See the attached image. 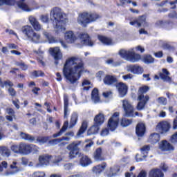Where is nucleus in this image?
Masks as SVG:
<instances>
[{"label":"nucleus","instance_id":"1","mask_svg":"<svg viewBox=\"0 0 177 177\" xmlns=\"http://www.w3.org/2000/svg\"><path fill=\"white\" fill-rule=\"evenodd\" d=\"M85 68V64L82 59L78 57H70L66 59L62 73L64 77L70 82L71 84H75L82 75Z\"/></svg>","mask_w":177,"mask_h":177},{"label":"nucleus","instance_id":"2","mask_svg":"<svg viewBox=\"0 0 177 177\" xmlns=\"http://www.w3.org/2000/svg\"><path fill=\"white\" fill-rule=\"evenodd\" d=\"M28 20L33 28L31 26L26 25L21 28V32L24 37H26L29 41H31L32 42H39L41 35L35 32V31H41L42 25L39 24L38 19L35 17L30 16Z\"/></svg>","mask_w":177,"mask_h":177},{"label":"nucleus","instance_id":"3","mask_svg":"<svg viewBox=\"0 0 177 177\" xmlns=\"http://www.w3.org/2000/svg\"><path fill=\"white\" fill-rule=\"evenodd\" d=\"M50 16L57 32H64L66 31V22H64V13L62 12V10L58 7L53 8Z\"/></svg>","mask_w":177,"mask_h":177},{"label":"nucleus","instance_id":"4","mask_svg":"<svg viewBox=\"0 0 177 177\" xmlns=\"http://www.w3.org/2000/svg\"><path fill=\"white\" fill-rule=\"evenodd\" d=\"M100 19H102V15L95 11H85L79 14L77 17V23L82 26V27L85 28L88 27V24L95 23V21H97V20H100Z\"/></svg>","mask_w":177,"mask_h":177},{"label":"nucleus","instance_id":"5","mask_svg":"<svg viewBox=\"0 0 177 177\" xmlns=\"http://www.w3.org/2000/svg\"><path fill=\"white\" fill-rule=\"evenodd\" d=\"M10 150L15 154H24L27 156V154L32 153L33 148L30 144L19 142V145L14 144L11 145Z\"/></svg>","mask_w":177,"mask_h":177},{"label":"nucleus","instance_id":"6","mask_svg":"<svg viewBox=\"0 0 177 177\" xmlns=\"http://www.w3.org/2000/svg\"><path fill=\"white\" fill-rule=\"evenodd\" d=\"M80 145L81 141H73L66 147L67 150L69 151V160H74V158H77V156H81V153L80 152V150H81L80 149Z\"/></svg>","mask_w":177,"mask_h":177},{"label":"nucleus","instance_id":"7","mask_svg":"<svg viewBox=\"0 0 177 177\" xmlns=\"http://www.w3.org/2000/svg\"><path fill=\"white\" fill-rule=\"evenodd\" d=\"M119 55L123 59H127L131 63H136L142 59V56L140 54H137L133 51H127L125 50H120L119 51Z\"/></svg>","mask_w":177,"mask_h":177},{"label":"nucleus","instance_id":"8","mask_svg":"<svg viewBox=\"0 0 177 177\" xmlns=\"http://www.w3.org/2000/svg\"><path fill=\"white\" fill-rule=\"evenodd\" d=\"M171 128H172L171 123L167 120L160 121L156 125V129L160 135H167L169 133Z\"/></svg>","mask_w":177,"mask_h":177},{"label":"nucleus","instance_id":"9","mask_svg":"<svg viewBox=\"0 0 177 177\" xmlns=\"http://www.w3.org/2000/svg\"><path fill=\"white\" fill-rule=\"evenodd\" d=\"M120 122V113L115 112L108 120L107 127L110 131H115Z\"/></svg>","mask_w":177,"mask_h":177},{"label":"nucleus","instance_id":"10","mask_svg":"<svg viewBox=\"0 0 177 177\" xmlns=\"http://www.w3.org/2000/svg\"><path fill=\"white\" fill-rule=\"evenodd\" d=\"M122 103V108L124 111L125 117H133V113L135 111L133 106H132L128 100H124Z\"/></svg>","mask_w":177,"mask_h":177},{"label":"nucleus","instance_id":"11","mask_svg":"<svg viewBox=\"0 0 177 177\" xmlns=\"http://www.w3.org/2000/svg\"><path fill=\"white\" fill-rule=\"evenodd\" d=\"M103 82L104 85H107L108 86H111L113 85L115 86L118 83V79L115 75H106L103 79Z\"/></svg>","mask_w":177,"mask_h":177},{"label":"nucleus","instance_id":"12","mask_svg":"<svg viewBox=\"0 0 177 177\" xmlns=\"http://www.w3.org/2000/svg\"><path fill=\"white\" fill-rule=\"evenodd\" d=\"M0 85L1 88H5V86H10L8 88V93L10 96H12V97H15L16 95H17V92H16V90L13 88L12 86H13V82H12L10 80H7L2 82V80H0Z\"/></svg>","mask_w":177,"mask_h":177},{"label":"nucleus","instance_id":"13","mask_svg":"<svg viewBox=\"0 0 177 177\" xmlns=\"http://www.w3.org/2000/svg\"><path fill=\"white\" fill-rule=\"evenodd\" d=\"M115 86L118 89L120 97L127 96V93H128V86L125 83L118 82Z\"/></svg>","mask_w":177,"mask_h":177},{"label":"nucleus","instance_id":"14","mask_svg":"<svg viewBox=\"0 0 177 177\" xmlns=\"http://www.w3.org/2000/svg\"><path fill=\"white\" fill-rule=\"evenodd\" d=\"M79 37L82 39L84 45L86 46H93L94 43L88 33H81Z\"/></svg>","mask_w":177,"mask_h":177},{"label":"nucleus","instance_id":"15","mask_svg":"<svg viewBox=\"0 0 177 177\" xmlns=\"http://www.w3.org/2000/svg\"><path fill=\"white\" fill-rule=\"evenodd\" d=\"M160 149L162 151H174V150H175V147L167 140H164L161 142Z\"/></svg>","mask_w":177,"mask_h":177},{"label":"nucleus","instance_id":"16","mask_svg":"<svg viewBox=\"0 0 177 177\" xmlns=\"http://www.w3.org/2000/svg\"><path fill=\"white\" fill-rule=\"evenodd\" d=\"M136 133L138 138H143L146 133V125L143 123H138L136 127Z\"/></svg>","mask_w":177,"mask_h":177},{"label":"nucleus","instance_id":"17","mask_svg":"<svg viewBox=\"0 0 177 177\" xmlns=\"http://www.w3.org/2000/svg\"><path fill=\"white\" fill-rule=\"evenodd\" d=\"M50 52L55 60V64H58L59 60H60V59H62V57H63V55H62V53L60 52V49H59L57 48H50Z\"/></svg>","mask_w":177,"mask_h":177},{"label":"nucleus","instance_id":"18","mask_svg":"<svg viewBox=\"0 0 177 177\" xmlns=\"http://www.w3.org/2000/svg\"><path fill=\"white\" fill-rule=\"evenodd\" d=\"M106 167H107V163L104 162L102 164L94 166L92 168V172L95 174V175H100L101 173L106 169Z\"/></svg>","mask_w":177,"mask_h":177},{"label":"nucleus","instance_id":"19","mask_svg":"<svg viewBox=\"0 0 177 177\" xmlns=\"http://www.w3.org/2000/svg\"><path fill=\"white\" fill-rule=\"evenodd\" d=\"M93 156L95 161H104L106 160L104 156H103L102 147L97 148L94 151Z\"/></svg>","mask_w":177,"mask_h":177},{"label":"nucleus","instance_id":"20","mask_svg":"<svg viewBox=\"0 0 177 177\" xmlns=\"http://www.w3.org/2000/svg\"><path fill=\"white\" fill-rule=\"evenodd\" d=\"M140 102H138L136 109L138 110V111H141V110H143L145 107L146 106V104H147V102L150 100V97L149 95H145L144 98H142L141 100H138Z\"/></svg>","mask_w":177,"mask_h":177},{"label":"nucleus","instance_id":"21","mask_svg":"<svg viewBox=\"0 0 177 177\" xmlns=\"http://www.w3.org/2000/svg\"><path fill=\"white\" fill-rule=\"evenodd\" d=\"M130 26H135L137 24L138 27H142V24H146V15L139 16L138 19L130 21Z\"/></svg>","mask_w":177,"mask_h":177},{"label":"nucleus","instance_id":"22","mask_svg":"<svg viewBox=\"0 0 177 177\" xmlns=\"http://www.w3.org/2000/svg\"><path fill=\"white\" fill-rule=\"evenodd\" d=\"M148 177H164V173L159 168H154L149 171Z\"/></svg>","mask_w":177,"mask_h":177},{"label":"nucleus","instance_id":"23","mask_svg":"<svg viewBox=\"0 0 177 177\" xmlns=\"http://www.w3.org/2000/svg\"><path fill=\"white\" fill-rule=\"evenodd\" d=\"M150 91L149 86H142L138 88V100H142L145 97V93H147Z\"/></svg>","mask_w":177,"mask_h":177},{"label":"nucleus","instance_id":"24","mask_svg":"<svg viewBox=\"0 0 177 177\" xmlns=\"http://www.w3.org/2000/svg\"><path fill=\"white\" fill-rule=\"evenodd\" d=\"M162 73H159V77H160V80L166 81L167 82H171V81H172V78L168 76L169 75V71H168L167 68H162Z\"/></svg>","mask_w":177,"mask_h":177},{"label":"nucleus","instance_id":"25","mask_svg":"<svg viewBox=\"0 0 177 177\" xmlns=\"http://www.w3.org/2000/svg\"><path fill=\"white\" fill-rule=\"evenodd\" d=\"M97 39L100 41V42H101V44H103V45L109 46L113 44V39L107 37L104 35H98Z\"/></svg>","mask_w":177,"mask_h":177},{"label":"nucleus","instance_id":"26","mask_svg":"<svg viewBox=\"0 0 177 177\" xmlns=\"http://www.w3.org/2000/svg\"><path fill=\"white\" fill-rule=\"evenodd\" d=\"M65 39L68 44L75 42L77 37L73 31H68L65 33Z\"/></svg>","mask_w":177,"mask_h":177},{"label":"nucleus","instance_id":"27","mask_svg":"<svg viewBox=\"0 0 177 177\" xmlns=\"http://www.w3.org/2000/svg\"><path fill=\"white\" fill-rule=\"evenodd\" d=\"M104 123V115L102 113H98L94 118V124L95 125L100 127Z\"/></svg>","mask_w":177,"mask_h":177},{"label":"nucleus","instance_id":"28","mask_svg":"<svg viewBox=\"0 0 177 177\" xmlns=\"http://www.w3.org/2000/svg\"><path fill=\"white\" fill-rule=\"evenodd\" d=\"M160 136L158 133H153L149 137L148 142L151 143V145H156L160 142Z\"/></svg>","mask_w":177,"mask_h":177},{"label":"nucleus","instance_id":"29","mask_svg":"<svg viewBox=\"0 0 177 177\" xmlns=\"http://www.w3.org/2000/svg\"><path fill=\"white\" fill-rule=\"evenodd\" d=\"M68 117V95H64V118Z\"/></svg>","mask_w":177,"mask_h":177},{"label":"nucleus","instance_id":"30","mask_svg":"<svg viewBox=\"0 0 177 177\" xmlns=\"http://www.w3.org/2000/svg\"><path fill=\"white\" fill-rule=\"evenodd\" d=\"M51 158V155L41 156L39 157V162L40 165H48Z\"/></svg>","mask_w":177,"mask_h":177},{"label":"nucleus","instance_id":"31","mask_svg":"<svg viewBox=\"0 0 177 177\" xmlns=\"http://www.w3.org/2000/svg\"><path fill=\"white\" fill-rule=\"evenodd\" d=\"M24 2H26V0H19L17 1L18 8L21 9V10H24V12H30L31 10L30 9V7H28V5Z\"/></svg>","mask_w":177,"mask_h":177},{"label":"nucleus","instance_id":"32","mask_svg":"<svg viewBox=\"0 0 177 177\" xmlns=\"http://www.w3.org/2000/svg\"><path fill=\"white\" fill-rule=\"evenodd\" d=\"M68 128V121L66 120L64 122V124L62 129L59 130V131L53 135V138H59V136H62V135H63V133H64V132L67 131Z\"/></svg>","mask_w":177,"mask_h":177},{"label":"nucleus","instance_id":"33","mask_svg":"<svg viewBox=\"0 0 177 177\" xmlns=\"http://www.w3.org/2000/svg\"><path fill=\"white\" fill-rule=\"evenodd\" d=\"M77 122H78V113H77L76 112H73L71 116L69 128H74V126L77 125Z\"/></svg>","mask_w":177,"mask_h":177},{"label":"nucleus","instance_id":"34","mask_svg":"<svg viewBox=\"0 0 177 177\" xmlns=\"http://www.w3.org/2000/svg\"><path fill=\"white\" fill-rule=\"evenodd\" d=\"M91 99L94 103H99L100 102V97L99 96V90L97 88H94L91 92Z\"/></svg>","mask_w":177,"mask_h":177},{"label":"nucleus","instance_id":"35","mask_svg":"<svg viewBox=\"0 0 177 177\" xmlns=\"http://www.w3.org/2000/svg\"><path fill=\"white\" fill-rule=\"evenodd\" d=\"M28 88H32V86H34V88L31 90V92H32V93L36 96H38V95H39V91H41V88L36 87L37 84H35V82L31 81L28 84Z\"/></svg>","mask_w":177,"mask_h":177},{"label":"nucleus","instance_id":"36","mask_svg":"<svg viewBox=\"0 0 177 177\" xmlns=\"http://www.w3.org/2000/svg\"><path fill=\"white\" fill-rule=\"evenodd\" d=\"M82 167H88L90 164H92V160L88 156H82L80 160Z\"/></svg>","mask_w":177,"mask_h":177},{"label":"nucleus","instance_id":"37","mask_svg":"<svg viewBox=\"0 0 177 177\" xmlns=\"http://www.w3.org/2000/svg\"><path fill=\"white\" fill-rule=\"evenodd\" d=\"M20 137L21 138V139H24V140H27L28 142H30V143L35 142V138L34 136L24 132L20 133Z\"/></svg>","mask_w":177,"mask_h":177},{"label":"nucleus","instance_id":"38","mask_svg":"<svg viewBox=\"0 0 177 177\" xmlns=\"http://www.w3.org/2000/svg\"><path fill=\"white\" fill-rule=\"evenodd\" d=\"M100 127L95 124L91 126L87 131V135L91 136V135H95L99 132Z\"/></svg>","mask_w":177,"mask_h":177},{"label":"nucleus","instance_id":"39","mask_svg":"<svg viewBox=\"0 0 177 177\" xmlns=\"http://www.w3.org/2000/svg\"><path fill=\"white\" fill-rule=\"evenodd\" d=\"M130 71L133 74H142L143 73V68L138 65H133L130 67Z\"/></svg>","mask_w":177,"mask_h":177},{"label":"nucleus","instance_id":"40","mask_svg":"<svg viewBox=\"0 0 177 177\" xmlns=\"http://www.w3.org/2000/svg\"><path fill=\"white\" fill-rule=\"evenodd\" d=\"M43 35H44L45 38L48 39L50 44H56V42H57V40L55 38V37L52 36V35H50V33L48 32H44Z\"/></svg>","mask_w":177,"mask_h":177},{"label":"nucleus","instance_id":"41","mask_svg":"<svg viewBox=\"0 0 177 177\" xmlns=\"http://www.w3.org/2000/svg\"><path fill=\"white\" fill-rule=\"evenodd\" d=\"M154 57L150 55H144L142 58V62L145 63V64H151V63H154Z\"/></svg>","mask_w":177,"mask_h":177},{"label":"nucleus","instance_id":"42","mask_svg":"<svg viewBox=\"0 0 177 177\" xmlns=\"http://www.w3.org/2000/svg\"><path fill=\"white\" fill-rule=\"evenodd\" d=\"M71 139L70 137H62L61 138H55L53 140H49V143L51 145H57V143H60V142H63V140H66L68 142Z\"/></svg>","mask_w":177,"mask_h":177},{"label":"nucleus","instance_id":"43","mask_svg":"<svg viewBox=\"0 0 177 177\" xmlns=\"http://www.w3.org/2000/svg\"><path fill=\"white\" fill-rule=\"evenodd\" d=\"M0 153L3 157H9L10 156L12 151L8 148V147H1L0 149Z\"/></svg>","mask_w":177,"mask_h":177},{"label":"nucleus","instance_id":"44","mask_svg":"<svg viewBox=\"0 0 177 177\" xmlns=\"http://www.w3.org/2000/svg\"><path fill=\"white\" fill-rule=\"evenodd\" d=\"M132 119H127L125 118H123L121 119L120 125L121 127L125 128L127 127H129V125H131V124H132Z\"/></svg>","mask_w":177,"mask_h":177},{"label":"nucleus","instance_id":"45","mask_svg":"<svg viewBox=\"0 0 177 177\" xmlns=\"http://www.w3.org/2000/svg\"><path fill=\"white\" fill-rule=\"evenodd\" d=\"M31 75L33 78H38L39 77H45V73L42 71H33L31 72Z\"/></svg>","mask_w":177,"mask_h":177},{"label":"nucleus","instance_id":"46","mask_svg":"<svg viewBox=\"0 0 177 177\" xmlns=\"http://www.w3.org/2000/svg\"><path fill=\"white\" fill-rule=\"evenodd\" d=\"M88 128V122L86 121L82 122V125L78 131V135H82L84 132L86 131V129Z\"/></svg>","mask_w":177,"mask_h":177},{"label":"nucleus","instance_id":"47","mask_svg":"<svg viewBox=\"0 0 177 177\" xmlns=\"http://www.w3.org/2000/svg\"><path fill=\"white\" fill-rule=\"evenodd\" d=\"M169 142H170V143L174 146H177V131L170 136Z\"/></svg>","mask_w":177,"mask_h":177},{"label":"nucleus","instance_id":"48","mask_svg":"<svg viewBox=\"0 0 177 177\" xmlns=\"http://www.w3.org/2000/svg\"><path fill=\"white\" fill-rule=\"evenodd\" d=\"M140 151L144 156H147V154H149V151H150V145H144L140 148Z\"/></svg>","mask_w":177,"mask_h":177},{"label":"nucleus","instance_id":"49","mask_svg":"<svg viewBox=\"0 0 177 177\" xmlns=\"http://www.w3.org/2000/svg\"><path fill=\"white\" fill-rule=\"evenodd\" d=\"M50 138V137L49 136L38 137L37 138V142H39V143H46L49 141Z\"/></svg>","mask_w":177,"mask_h":177},{"label":"nucleus","instance_id":"50","mask_svg":"<svg viewBox=\"0 0 177 177\" xmlns=\"http://www.w3.org/2000/svg\"><path fill=\"white\" fill-rule=\"evenodd\" d=\"M2 5H15V0H0V6Z\"/></svg>","mask_w":177,"mask_h":177},{"label":"nucleus","instance_id":"51","mask_svg":"<svg viewBox=\"0 0 177 177\" xmlns=\"http://www.w3.org/2000/svg\"><path fill=\"white\" fill-rule=\"evenodd\" d=\"M17 66L21 67V70H23L24 71H26V70L28 69V66L24 62H18L17 64Z\"/></svg>","mask_w":177,"mask_h":177},{"label":"nucleus","instance_id":"52","mask_svg":"<svg viewBox=\"0 0 177 177\" xmlns=\"http://www.w3.org/2000/svg\"><path fill=\"white\" fill-rule=\"evenodd\" d=\"M40 19L43 23H49V15H41Z\"/></svg>","mask_w":177,"mask_h":177},{"label":"nucleus","instance_id":"53","mask_svg":"<svg viewBox=\"0 0 177 177\" xmlns=\"http://www.w3.org/2000/svg\"><path fill=\"white\" fill-rule=\"evenodd\" d=\"M160 169L163 171V172H167V171L169 169V167H168L167 164H165V162H163L160 164Z\"/></svg>","mask_w":177,"mask_h":177},{"label":"nucleus","instance_id":"54","mask_svg":"<svg viewBox=\"0 0 177 177\" xmlns=\"http://www.w3.org/2000/svg\"><path fill=\"white\" fill-rule=\"evenodd\" d=\"M158 103L160 104H162L163 106H165L167 103V98L164 97H160L158 98Z\"/></svg>","mask_w":177,"mask_h":177},{"label":"nucleus","instance_id":"55","mask_svg":"<svg viewBox=\"0 0 177 177\" xmlns=\"http://www.w3.org/2000/svg\"><path fill=\"white\" fill-rule=\"evenodd\" d=\"M133 177H136V175H133ZM137 177H147V172L145 170H141Z\"/></svg>","mask_w":177,"mask_h":177},{"label":"nucleus","instance_id":"56","mask_svg":"<svg viewBox=\"0 0 177 177\" xmlns=\"http://www.w3.org/2000/svg\"><path fill=\"white\" fill-rule=\"evenodd\" d=\"M12 104H14V106H15L17 110L20 109V100H19V99L16 98L15 100H12Z\"/></svg>","mask_w":177,"mask_h":177},{"label":"nucleus","instance_id":"57","mask_svg":"<svg viewBox=\"0 0 177 177\" xmlns=\"http://www.w3.org/2000/svg\"><path fill=\"white\" fill-rule=\"evenodd\" d=\"M168 17L169 19H177V12L176 11H173L168 14Z\"/></svg>","mask_w":177,"mask_h":177},{"label":"nucleus","instance_id":"58","mask_svg":"<svg viewBox=\"0 0 177 177\" xmlns=\"http://www.w3.org/2000/svg\"><path fill=\"white\" fill-rule=\"evenodd\" d=\"M109 133L110 131L109 130V129H104L101 131V136H107Z\"/></svg>","mask_w":177,"mask_h":177},{"label":"nucleus","instance_id":"59","mask_svg":"<svg viewBox=\"0 0 177 177\" xmlns=\"http://www.w3.org/2000/svg\"><path fill=\"white\" fill-rule=\"evenodd\" d=\"M34 177H45V172L44 171H37L35 173Z\"/></svg>","mask_w":177,"mask_h":177},{"label":"nucleus","instance_id":"60","mask_svg":"<svg viewBox=\"0 0 177 177\" xmlns=\"http://www.w3.org/2000/svg\"><path fill=\"white\" fill-rule=\"evenodd\" d=\"M154 56H155V57L161 59V57H162L164 56V53H162V51H158V52L154 53Z\"/></svg>","mask_w":177,"mask_h":177},{"label":"nucleus","instance_id":"61","mask_svg":"<svg viewBox=\"0 0 177 177\" xmlns=\"http://www.w3.org/2000/svg\"><path fill=\"white\" fill-rule=\"evenodd\" d=\"M9 49H17L19 46L13 43L7 44Z\"/></svg>","mask_w":177,"mask_h":177},{"label":"nucleus","instance_id":"62","mask_svg":"<svg viewBox=\"0 0 177 177\" xmlns=\"http://www.w3.org/2000/svg\"><path fill=\"white\" fill-rule=\"evenodd\" d=\"M17 162H12V164L10 165V169H15L16 172H17Z\"/></svg>","mask_w":177,"mask_h":177},{"label":"nucleus","instance_id":"63","mask_svg":"<svg viewBox=\"0 0 177 177\" xmlns=\"http://www.w3.org/2000/svg\"><path fill=\"white\" fill-rule=\"evenodd\" d=\"M16 71H19L18 68H12L11 71H10V74H14L15 75H17V73Z\"/></svg>","mask_w":177,"mask_h":177},{"label":"nucleus","instance_id":"64","mask_svg":"<svg viewBox=\"0 0 177 177\" xmlns=\"http://www.w3.org/2000/svg\"><path fill=\"white\" fill-rule=\"evenodd\" d=\"M121 5H125V3H131V0H120Z\"/></svg>","mask_w":177,"mask_h":177}]
</instances>
